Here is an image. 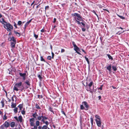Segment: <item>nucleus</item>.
Listing matches in <instances>:
<instances>
[{"label": "nucleus", "mask_w": 129, "mask_h": 129, "mask_svg": "<svg viewBox=\"0 0 129 129\" xmlns=\"http://www.w3.org/2000/svg\"><path fill=\"white\" fill-rule=\"evenodd\" d=\"M24 89V86L23 84H22V82H21L18 83H17L15 84L13 89L17 91L19 90H20L22 91Z\"/></svg>", "instance_id": "obj_1"}, {"label": "nucleus", "mask_w": 129, "mask_h": 129, "mask_svg": "<svg viewBox=\"0 0 129 129\" xmlns=\"http://www.w3.org/2000/svg\"><path fill=\"white\" fill-rule=\"evenodd\" d=\"M72 16H76L77 18H76L77 20H78L80 21H84V20L82 19V17L80 15L77 13H75L73 14H72Z\"/></svg>", "instance_id": "obj_2"}, {"label": "nucleus", "mask_w": 129, "mask_h": 129, "mask_svg": "<svg viewBox=\"0 0 129 129\" xmlns=\"http://www.w3.org/2000/svg\"><path fill=\"white\" fill-rule=\"evenodd\" d=\"M86 86L85 85V87L86 90L87 91V90H89L90 88H91V87L92 86L93 83V81H91L89 84H88V83L87 82H86Z\"/></svg>", "instance_id": "obj_3"}, {"label": "nucleus", "mask_w": 129, "mask_h": 129, "mask_svg": "<svg viewBox=\"0 0 129 129\" xmlns=\"http://www.w3.org/2000/svg\"><path fill=\"white\" fill-rule=\"evenodd\" d=\"M81 22V24L82 25L81 26L82 28V30L83 31H85L86 30V29L85 28L86 25V23L84 21H82Z\"/></svg>", "instance_id": "obj_4"}, {"label": "nucleus", "mask_w": 129, "mask_h": 129, "mask_svg": "<svg viewBox=\"0 0 129 129\" xmlns=\"http://www.w3.org/2000/svg\"><path fill=\"white\" fill-rule=\"evenodd\" d=\"M82 103L85 107V110H88L89 109V106L88 105L86 101H84L82 102Z\"/></svg>", "instance_id": "obj_5"}, {"label": "nucleus", "mask_w": 129, "mask_h": 129, "mask_svg": "<svg viewBox=\"0 0 129 129\" xmlns=\"http://www.w3.org/2000/svg\"><path fill=\"white\" fill-rule=\"evenodd\" d=\"M10 123L8 122L7 121H6L4 123L3 125H1L2 126H3L4 127H5L6 128H7L8 127L10 126Z\"/></svg>", "instance_id": "obj_6"}, {"label": "nucleus", "mask_w": 129, "mask_h": 129, "mask_svg": "<svg viewBox=\"0 0 129 129\" xmlns=\"http://www.w3.org/2000/svg\"><path fill=\"white\" fill-rule=\"evenodd\" d=\"M95 121L98 126L99 127H101V119H95Z\"/></svg>", "instance_id": "obj_7"}, {"label": "nucleus", "mask_w": 129, "mask_h": 129, "mask_svg": "<svg viewBox=\"0 0 129 129\" xmlns=\"http://www.w3.org/2000/svg\"><path fill=\"white\" fill-rule=\"evenodd\" d=\"M5 27H6V28H10L11 29H13V26L9 23H7L6 24H5Z\"/></svg>", "instance_id": "obj_8"}, {"label": "nucleus", "mask_w": 129, "mask_h": 129, "mask_svg": "<svg viewBox=\"0 0 129 129\" xmlns=\"http://www.w3.org/2000/svg\"><path fill=\"white\" fill-rule=\"evenodd\" d=\"M19 75H20V76L21 77L23 78V80H25L26 79V73H19Z\"/></svg>", "instance_id": "obj_9"}, {"label": "nucleus", "mask_w": 129, "mask_h": 129, "mask_svg": "<svg viewBox=\"0 0 129 129\" xmlns=\"http://www.w3.org/2000/svg\"><path fill=\"white\" fill-rule=\"evenodd\" d=\"M94 86L93 87V88L92 89H91V88H90V89H89V90H88L87 91H89L92 94H93V92H95L96 91V89H94Z\"/></svg>", "instance_id": "obj_10"}, {"label": "nucleus", "mask_w": 129, "mask_h": 129, "mask_svg": "<svg viewBox=\"0 0 129 129\" xmlns=\"http://www.w3.org/2000/svg\"><path fill=\"white\" fill-rule=\"evenodd\" d=\"M2 21L1 20L0 21V22H1L2 24H3L4 25V27H5V24L4 23H7V22L5 21V20L3 18H2Z\"/></svg>", "instance_id": "obj_11"}, {"label": "nucleus", "mask_w": 129, "mask_h": 129, "mask_svg": "<svg viewBox=\"0 0 129 129\" xmlns=\"http://www.w3.org/2000/svg\"><path fill=\"white\" fill-rule=\"evenodd\" d=\"M106 68L107 69L109 70L110 73H111L112 72V71L111 70L112 66L111 64H110L109 66H107Z\"/></svg>", "instance_id": "obj_12"}, {"label": "nucleus", "mask_w": 129, "mask_h": 129, "mask_svg": "<svg viewBox=\"0 0 129 129\" xmlns=\"http://www.w3.org/2000/svg\"><path fill=\"white\" fill-rule=\"evenodd\" d=\"M32 20V19H31L29 21L26 22L25 24L24 25V29H25L27 26L31 22V21Z\"/></svg>", "instance_id": "obj_13"}, {"label": "nucleus", "mask_w": 129, "mask_h": 129, "mask_svg": "<svg viewBox=\"0 0 129 129\" xmlns=\"http://www.w3.org/2000/svg\"><path fill=\"white\" fill-rule=\"evenodd\" d=\"M74 50L76 51V52L78 51L80 52H81V51L80 50L79 48L77 46L74 47Z\"/></svg>", "instance_id": "obj_14"}, {"label": "nucleus", "mask_w": 129, "mask_h": 129, "mask_svg": "<svg viewBox=\"0 0 129 129\" xmlns=\"http://www.w3.org/2000/svg\"><path fill=\"white\" fill-rule=\"evenodd\" d=\"M16 43H14L12 42H11V46L12 48H14L15 47V45Z\"/></svg>", "instance_id": "obj_15"}, {"label": "nucleus", "mask_w": 129, "mask_h": 129, "mask_svg": "<svg viewBox=\"0 0 129 129\" xmlns=\"http://www.w3.org/2000/svg\"><path fill=\"white\" fill-rule=\"evenodd\" d=\"M38 115L37 114V113L36 112L35 113H33V121H34V118H36V117L38 116Z\"/></svg>", "instance_id": "obj_16"}, {"label": "nucleus", "mask_w": 129, "mask_h": 129, "mask_svg": "<svg viewBox=\"0 0 129 129\" xmlns=\"http://www.w3.org/2000/svg\"><path fill=\"white\" fill-rule=\"evenodd\" d=\"M18 120L20 122H21L22 121V116L21 115L19 116L18 117Z\"/></svg>", "instance_id": "obj_17"}, {"label": "nucleus", "mask_w": 129, "mask_h": 129, "mask_svg": "<svg viewBox=\"0 0 129 129\" xmlns=\"http://www.w3.org/2000/svg\"><path fill=\"white\" fill-rule=\"evenodd\" d=\"M11 107L12 108H15L16 106V103H14L13 102H12L11 103Z\"/></svg>", "instance_id": "obj_18"}, {"label": "nucleus", "mask_w": 129, "mask_h": 129, "mask_svg": "<svg viewBox=\"0 0 129 129\" xmlns=\"http://www.w3.org/2000/svg\"><path fill=\"white\" fill-rule=\"evenodd\" d=\"M15 125V123L14 121H12L11 123L10 126L12 127H14Z\"/></svg>", "instance_id": "obj_19"}, {"label": "nucleus", "mask_w": 129, "mask_h": 129, "mask_svg": "<svg viewBox=\"0 0 129 129\" xmlns=\"http://www.w3.org/2000/svg\"><path fill=\"white\" fill-rule=\"evenodd\" d=\"M14 32L15 34L17 36H18V37H19L20 36V33L17 32L15 30H14Z\"/></svg>", "instance_id": "obj_20"}, {"label": "nucleus", "mask_w": 129, "mask_h": 129, "mask_svg": "<svg viewBox=\"0 0 129 129\" xmlns=\"http://www.w3.org/2000/svg\"><path fill=\"white\" fill-rule=\"evenodd\" d=\"M38 77L39 78L40 80V81H42L43 78L41 76V75H40L39 74L38 75Z\"/></svg>", "instance_id": "obj_21"}, {"label": "nucleus", "mask_w": 129, "mask_h": 129, "mask_svg": "<svg viewBox=\"0 0 129 129\" xmlns=\"http://www.w3.org/2000/svg\"><path fill=\"white\" fill-rule=\"evenodd\" d=\"M112 69H113V70L115 71H116L117 70V68H116V66H112Z\"/></svg>", "instance_id": "obj_22"}, {"label": "nucleus", "mask_w": 129, "mask_h": 129, "mask_svg": "<svg viewBox=\"0 0 129 129\" xmlns=\"http://www.w3.org/2000/svg\"><path fill=\"white\" fill-rule=\"evenodd\" d=\"M107 55L108 57L110 59H111L112 60H113V58L109 54H107Z\"/></svg>", "instance_id": "obj_23"}, {"label": "nucleus", "mask_w": 129, "mask_h": 129, "mask_svg": "<svg viewBox=\"0 0 129 129\" xmlns=\"http://www.w3.org/2000/svg\"><path fill=\"white\" fill-rule=\"evenodd\" d=\"M4 100H2L1 102V103L2 104V107H3L4 106L5 104H4Z\"/></svg>", "instance_id": "obj_24"}, {"label": "nucleus", "mask_w": 129, "mask_h": 129, "mask_svg": "<svg viewBox=\"0 0 129 129\" xmlns=\"http://www.w3.org/2000/svg\"><path fill=\"white\" fill-rule=\"evenodd\" d=\"M84 58H85L86 60L87 61L88 64L89 65L90 62L89 60V59L88 58L86 57V56L84 57Z\"/></svg>", "instance_id": "obj_25"}, {"label": "nucleus", "mask_w": 129, "mask_h": 129, "mask_svg": "<svg viewBox=\"0 0 129 129\" xmlns=\"http://www.w3.org/2000/svg\"><path fill=\"white\" fill-rule=\"evenodd\" d=\"M74 18L76 22L77 23L80 25L81 24V22H80L79 21L77 20L76 19V18L75 17Z\"/></svg>", "instance_id": "obj_26"}, {"label": "nucleus", "mask_w": 129, "mask_h": 129, "mask_svg": "<svg viewBox=\"0 0 129 129\" xmlns=\"http://www.w3.org/2000/svg\"><path fill=\"white\" fill-rule=\"evenodd\" d=\"M35 107L36 108L38 109H41V108L39 106L37 103L36 104Z\"/></svg>", "instance_id": "obj_27"}, {"label": "nucleus", "mask_w": 129, "mask_h": 129, "mask_svg": "<svg viewBox=\"0 0 129 129\" xmlns=\"http://www.w3.org/2000/svg\"><path fill=\"white\" fill-rule=\"evenodd\" d=\"M95 117L96 118L95 119H97V120H100V116L98 115H96L95 116Z\"/></svg>", "instance_id": "obj_28"}, {"label": "nucleus", "mask_w": 129, "mask_h": 129, "mask_svg": "<svg viewBox=\"0 0 129 129\" xmlns=\"http://www.w3.org/2000/svg\"><path fill=\"white\" fill-rule=\"evenodd\" d=\"M17 110L18 108L17 107L13 109V110L15 113H16L17 112Z\"/></svg>", "instance_id": "obj_29"}, {"label": "nucleus", "mask_w": 129, "mask_h": 129, "mask_svg": "<svg viewBox=\"0 0 129 129\" xmlns=\"http://www.w3.org/2000/svg\"><path fill=\"white\" fill-rule=\"evenodd\" d=\"M12 40L13 41V42H14V43H16V40L15 39V38L14 37H12Z\"/></svg>", "instance_id": "obj_30"}, {"label": "nucleus", "mask_w": 129, "mask_h": 129, "mask_svg": "<svg viewBox=\"0 0 129 129\" xmlns=\"http://www.w3.org/2000/svg\"><path fill=\"white\" fill-rule=\"evenodd\" d=\"M80 109L82 110L85 109V108L83 106V105H80Z\"/></svg>", "instance_id": "obj_31"}, {"label": "nucleus", "mask_w": 129, "mask_h": 129, "mask_svg": "<svg viewBox=\"0 0 129 129\" xmlns=\"http://www.w3.org/2000/svg\"><path fill=\"white\" fill-rule=\"evenodd\" d=\"M117 16L119 17L121 19H125V18L123 16H121L117 14Z\"/></svg>", "instance_id": "obj_32"}, {"label": "nucleus", "mask_w": 129, "mask_h": 129, "mask_svg": "<svg viewBox=\"0 0 129 129\" xmlns=\"http://www.w3.org/2000/svg\"><path fill=\"white\" fill-rule=\"evenodd\" d=\"M40 60L41 61H44V62H46L45 60L43 58V57L42 56H41Z\"/></svg>", "instance_id": "obj_33"}, {"label": "nucleus", "mask_w": 129, "mask_h": 129, "mask_svg": "<svg viewBox=\"0 0 129 129\" xmlns=\"http://www.w3.org/2000/svg\"><path fill=\"white\" fill-rule=\"evenodd\" d=\"M22 23V22L20 21H19L18 22V25L20 26H21V25Z\"/></svg>", "instance_id": "obj_34"}, {"label": "nucleus", "mask_w": 129, "mask_h": 129, "mask_svg": "<svg viewBox=\"0 0 129 129\" xmlns=\"http://www.w3.org/2000/svg\"><path fill=\"white\" fill-rule=\"evenodd\" d=\"M3 118V120H6L7 119V116H6V114H5L4 116V117Z\"/></svg>", "instance_id": "obj_35"}, {"label": "nucleus", "mask_w": 129, "mask_h": 129, "mask_svg": "<svg viewBox=\"0 0 129 129\" xmlns=\"http://www.w3.org/2000/svg\"><path fill=\"white\" fill-rule=\"evenodd\" d=\"M90 120H91V124L92 125V126L93 124V118L92 117L91 118H90Z\"/></svg>", "instance_id": "obj_36"}, {"label": "nucleus", "mask_w": 129, "mask_h": 129, "mask_svg": "<svg viewBox=\"0 0 129 129\" xmlns=\"http://www.w3.org/2000/svg\"><path fill=\"white\" fill-rule=\"evenodd\" d=\"M49 110L51 111V112L53 113L54 111L53 110V108H51V107H49Z\"/></svg>", "instance_id": "obj_37"}, {"label": "nucleus", "mask_w": 129, "mask_h": 129, "mask_svg": "<svg viewBox=\"0 0 129 129\" xmlns=\"http://www.w3.org/2000/svg\"><path fill=\"white\" fill-rule=\"evenodd\" d=\"M36 124L37 126H38L39 125L40 122L39 121H37L36 122Z\"/></svg>", "instance_id": "obj_38"}, {"label": "nucleus", "mask_w": 129, "mask_h": 129, "mask_svg": "<svg viewBox=\"0 0 129 129\" xmlns=\"http://www.w3.org/2000/svg\"><path fill=\"white\" fill-rule=\"evenodd\" d=\"M13 97H14L15 98H16V95H14L13 96L11 97V100H12L13 102V101H14V100L13 99Z\"/></svg>", "instance_id": "obj_39"}, {"label": "nucleus", "mask_w": 129, "mask_h": 129, "mask_svg": "<svg viewBox=\"0 0 129 129\" xmlns=\"http://www.w3.org/2000/svg\"><path fill=\"white\" fill-rule=\"evenodd\" d=\"M30 124L31 126H32V118H30Z\"/></svg>", "instance_id": "obj_40"}, {"label": "nucleus", "mask_w": 129, "mask_h": 129, "mask_svg": "<svg viewBox=\"0 0 129 129\" xmlns=\"http://www.w3.org/2000/svg\"><path fill=\"white\" fill-rule=\"evenodd\" d=\"M47 126L44 125L42 127V129H47Z\"/></svg>", "instance_id": "obj_41"}, {"label": "nucleus", "mask_w": 129, "mask_h": 129, "mask_svg": "<svg viewBox=\"0 0 129 129\" xmlns=\"http://www.w3.org/2000/svg\"><path fill=\"white\" fill-rule=\"evenodd\" d=\"M41 117H42V118H43V119H44V120H46L48 119L47 117H46L45 116H42Z\"/></svg>", "instance_id": "obj_42"}, {"label": "nucleus", "mask_w": 129, "mask_h": 129, "mask_svg": "<svg viewBox=\"0 0 129 129\" xmlns=\"http://www.w3.org/2000/svg\"><path fill=\"white\" fill-rule=\"evenodd\" d=\"M5 29H6L7 31H10L11 30V29L10 28H6V27H4Z\"/></svg>", "instance_id": "obj_43"}, {"label": "nucleus", "mask_w": 129, "mask_h": 129, "mask_svg": "<svg viewBox=\"0 0 129 129\" xmlns=\"http://www.w3.org/2000/svg\"><path fill=\"white\" fill-rule=\"evenodd\" d=\"M18 107L19 108H23V105L22 104H20L18 106Z\"/></svg>", "instance_id": "obj_44"}, {"label": "nucleus", "mask_w": 129, "mask_h": 129, "mask_svg": "<svg viewBox=\"0 0 129 129\" xmlns=\"http://www.w3.org/2000/svg\"><path fill=\"white\" fill-rule=\"evenodd\" d=\"M34 37L36 39L38 37V35H36L35 33L34 34Z\"/></svg>", "instance_id": "obj_45"}, {"label": "nucleus", "mask_w": 129, "mask_h": 129, "mask_svg": "<svg viewBox=\"0 0 129 129\" xmlns=\"http://www.w3.org/2000/svg\"><path fill=\"white\" fill-rule=\"evenodd\" d=\"M51 56H48L47 57V59L48 60H51Z\"/></svg>", "instance_id": "obj_46"}, {"label": "nucleus", "mask_w": 129, "mask_h": 129, "mask_svg": "<svg viewBox=\"0 0 129 129\" xmlns=\"http://www.w3.org/2000/svg\"><path fill=\"white\" fill-rule=\"evenodd\" d=\"M25 83L27 84L28 85H30V84H29V82L28 80H26L25 82Z\"/></svg>", "instance_id": "obj_47"}, {"label": "nucleus", "mask_w": 129, "mask_h": 129, "mask_svg": "<svg viewBox=\"0 0 129 129\" xmlns=\"http://www.w3.org/2000/svg\"><path fill=\"white\" fill-rule=\"evenodd\" d=\"M21 113L23 115L25 114V111L23 110H22L21 111Z\"/></svg>", "instance_id": "obj_48"}, {"label": "nucleus", "mask_w": 129, "mask_h": 129, "mask_svg": "<svg viewBox=\"0 0 129 129\" xmlns=\"http://www.w3.org/2000/svg\"><path fill=\"white\" fill-rule=\"evenodd\" d=\"M72 44L73 45L74 47H75L76 46V45L75 43L73 41L72 42Z\"/></svg>", "instance_id": "obj_49"}, {"label": "nucleus", "mask_w": 129, "mask_h": 129, "mask_svg": "<svg viewBox=\"0 0 129 129\" xmlns=\"http://www.w3.org/2000/svg\"><path fill=\"white\" fill-rule=\"evenodd\" d=\"M45 123L46 125L47 126L49 124V122L47 121H46V122L45 121Z\"/></svg>", "instance_id": "obj_50"}, {"label": "nucleus", "mask_w": 129, "mask_h": 129, "mask_svg": "<svg viewBox=\"0 0 129 129\" xmlns=\"http://www.w3.org/2000/svg\"><path fill=\"white\" fill-rule=\"evenodd\" d=\"M92 12L93 13L97 16V17H98V15L96 14V12L94 10H93L92 11Z\"/></svg>", "instance_id": "obj_51"}, {"label": "nucleus", "mask_w": 129, "mask_h": 129, "mask_svg": "<svg viewBox=\"0 0 129 129\" xmlns=\"http://www.w3.org/2000/svg\"><path fill=\"white\" fill-rule=\"evenodd\" d=\"M42 118V117H41V116H39L38 117V120H40Z\"/></svg>", "instance_id": "obj_52"}, {"label": "nucleus", "mask_w": 129, "mask_h": 129, "mask_svg": "<svg viewBox=\"0 0 129 129\" xmlns=\"http://www.w3.org/2000/svg\"><path fill=\"white\" fill-rule=\"evenodd\" d=\"M49 6H46L45 7V11H46V10L47 9H48L49 8Z\"/></svg>", "instance_id": "obj_53"}, {"label": "nucleus", "mask_w": 129, "mask_h": 129, "mask_svg": "<svg viewBox=\"0 0 129 129\" xmlns=\"http://www.w3.org/2000/svg\"><path fill=\"white\" fill-rule=\"evenodd\" d=\"M14 25L15 27L16 28H17L16 24V23L15 22H14Z\"/></svg>", "instance_id": "obj_54"}, {"label": "nucleus", "mask_w": 129, "mask_h": 129, "mask_svg": "<svg viewBox=\"0 0 129 129\" xmlns=\"http://www.w3.org/2000/svg\"><path fill=\"white\" fill-rule=\"evenodd\" d=\"M51 54H52V58L53 59L54 56V53L52 52Z\"/></svg>", "instance_id": "obj_55"}, {"label": "nucleus", "mask_w": 129, "mask_h": 129, "mask_svg": "<svg viewBox=\"0 0 129 129\" xmlns=\"http://www.w3.org/2000/svg\"><path fill=\"white\" fill-rule=\"evenodd\" d=\"M8 40L10 41H11L12 40V37L11 38V37H9L8 38Z\"/></svg>", "instance_id": "obj_56"}, {"label": "nucleus", "mask_w": 129, "mask_h": 129, "mask_svg": "<svg viewBox=\"0 0 129 129\" xmlns=\"http://www.w3.org/2000/svg\"><path fill=\"white\" fill-rule=\"evenodd\" d=\"M85 27H86L87 29H88L89 28V26L88 25L86 24V25Z\"/></svg>", "instance_id": "obj_57"}, {"label": "nucleus", "mask_w": 129, "mask_h": 129, "mask_svg": "<svg viewBox=\"0 0 129 129\" xmlns=\"http://www.w3.org/2000/svg\"><path fill=\"white\" fill-rule=\"evenodd\" d=\"M103 89V85H102L100 87L98 88L99 89H100L101 90H102Z\"/></svg>", "instance_id": "obj_58"}, {"label": "nucleus", "mask_w": 129, "mask_h": 129, "mask_svg": "<svg viewBox=\"0 0 129 129\" xmlns=\"http://www.w3.org/2000/svg\"><path fill=\"white\" fill-rule=\"evenodd\" d=\"M65 51V50L63 49H61V52L63 53Z\"/></svg>", "instance_id": "obj_59"}, {"label": "nucleus", "mask_w": 129, "mask_h": 129, "mask_svg": "<svg viewBox=\"0 0 129 129\" xmlns=\"http://www.w3.org/2000/svg\"><path fill=\"white\" fill-rule=\"evenodd\" d=\"M37 126H34V128L33 129H37Z\"/></svg>", "instance_id": "obj_60"}, {"label": "nucleus", "mask_w": 129, "mask_h": 129, "mask_svg": "<svg viewBox=\"0 0 129 129\" xmlns=\"http://www.w3.org/2000/svg\"><path fill=\"white\" fill-rule=\"evenodd\" d=\"M56 19L55 18H54V20L53 21V22L54 23H55L56 21Z\"/></svg>", "instance_id": "obj_61"}, {"label": "nucleus", "mask_w": 129, "mask_h": 129, "mask_svg": "<svg viewBox=\"0 0 129 129\" xmlns=\"http://www.w3.org/2000/svg\"><path fill=\"white\" fill-rule=\"evenodd\" d=\"M61 112L62 114H64L65 116L66 115V114L64 111H61Z\"/></svg>", "instance_id": "obj_62"}, {"label": "nucleus", "mask_w": 129, "mask_h": 129, "mask_svg": "<svg viewBox=\"0 0 129 129\" xmlns=\"http://www.w3.org/2000/svg\"><path fill=\"white\" fill-rule=\"evenodd\" d=\"M0 129H5L4 128V127L3 126H1L0 127Z\"/></svg>", "instance_id": "obj_63"}, {"label": "nucleus", "mask_w": 129, "mask_h": 129, "mask_svg": "<svg viewBox=\"0 0 129 129\" xmlns=\"http://www.w3.org/2000/svg\"><path fill=\"white\" fill-rule=\"evenodd\" d=\"M45 30H44L43 29L41 30V31L42 32H45Z\"/></svg>", "instance_id": "obj_64"}]
</instances>
